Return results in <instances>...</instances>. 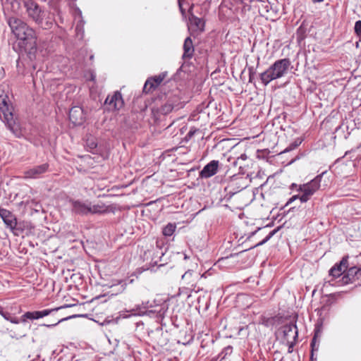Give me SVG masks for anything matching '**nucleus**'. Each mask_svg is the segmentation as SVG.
Wrapping results in <instances>:
<instances>
[{"label": "nucleus", "instance_id": "nucleus-1", "mask_svg": "<svg viewBox=\"0 0 361 361\" xmlns=\"http://www.w3.org/2000/svg\"><path fill=\"white\" fill-rule=\"evenodd\" d=\"M5 16H7L4 11ZM7 23L13 35L22 42L20 46L30 47L35 44L36 33L34 29L27 25L22 20L14 16H6Z\"/></svg>", "mask_w": 361, "mask_h": 361}, {"label": "nucleus", "instance_id": "nucleus-2", "mask_svg": "<svg viewBox=\"0 0 361 361\" xmlns=\"http://www.w3.org/2000/svg\"><path fill=\"white\" fill-rule=\"evenodd\" d=\"M23 4L26 8L28 17L34 21L39 27L44 30H49L52 27L54 20L47 12L35 1L32 0H24Z\"/></svg>", "mask_w": 361, "mask_h": 361}, {"label": "nucleus", "instance_id": "nucleus-3", "mask_svg": "<svg viewBox=\"0 0 361 361\" xmlns=\"http://www.w3.org/2000/svg\"><path fill=\"white\" fill-rule=\"evenodd\" d=\"M290 64L289 59L276 61L268 69L259 75L262 82L267 86L271 81L282 78L287 73Z\"/></svg>", "mask_w": 361, "mask_h": 361}, {"label": "nucleus", "instance_id": "nucleus-4", "mask_svg": "<svg viewBox=\"0 0 361 361\" xmlns=\"http://www.w3.org/2000/svg\"><path fill=\"white\" fill-rule=\"evenodd\" d=\"M0 118L6 124L8 128L16 133L18 126L13 120L12 106L8 104V97L0 87Z\"/></svg>", "mask_w": 361, "mask_h": 361}, {"label": "nucleus", "instance_id": "nucleus-5", "mask_svg": "<svg viewBox=\"0 0 361 361\" xmlns=\"http://www.w3.org/2000/svg\"><path fill=\"white\" fill-rule=\"evenodd\" d=\"M324 173H322L317 176L307 183L301 184L299 185L295 183H293L291 185V189L296 188L297 191L302 192V195L300 196V201L302 203L307 202L311 198V197L319 189Z\"/></svg>", "mask_w": 361, "mask_h": 361}, {"label": "nucleus", "instance_id": "nucleus-6", "mask_svg": "<svg viewBox=\"0 0 361 361\" xmlns=\"http://www.w3.org/2000/svg\"><path fill=\"white\" fill-rule=\"evenodd\" d=\"M144 307L147 310V315L157 319H162L169 309V304L166 300L159 298L152 302L147 301Z\"/></svg>", "mask_w": 361, "mask_h": 361}, {"label": "nucleus", "instance_id": "nucleus-7", "mask_svg": "<svg viewBox=\"0 0 361 361\" xmlns=\"http://www.w3.org/2000/svg\"><path fill=\"white\" fill-rule=\"evenodd\" d=\"M178 99L175 96H170L166 100L161 102L160 105L154 106L152 108V114L155 121L160 119L161 116H166L170 114L178 105Z\"/></svg>", "mask_w": 361, "mask_h": 361}, {"label": "nucleus", "instance_id": "nucleus-8", "mask_svg": "<svg viewBox=\"0 0 361 361\" xmlns=\"http://www.w3.org/2000/svg\"><path fill=\"white\" fill-rule=\"evenodd\" d=\"M0 216L6 227L8 228L15 235H19L23 231L18 226L17 219L14 214L6 209H0Z\"/></svg>", "mask_w": 361, "mask_h": 361}, {"label": "nucleus", "instance_id": "nucleus-9", "mask_svg": "<svg viewBox=\"0 0 361 361\" xmlns=\"http://www.w3.org/2000/svg\"><path fill=\"white\" fill-rule=\"evenodd\" d=\"M244 181L245 180L242 177L239 178H235L229 181L227 186L224 188V198L229 200L235 194L245 189L246 188V185L243 183Z\"/></svg>", "mask_w": 361, "mask_h": 361}, {"label": "nucleus", "instance_id": "nucleus-10", "mask_svg": "<svg viewBox=\"0 0 361 361\" xmlns=\"http://www.w3.org/2000/svg\"><path fill=\"white\" fill-rule=\"evenodd\" d=\"M104 105L106 106L109 111L121 109L124 105L121 93L119 91H116L113 94H109L104 101Z\"/></svg>", "mask_w": 361, "mask_h": 361}, {"label": "nucleus", "instance_id": "nucleus-11", "mask_svg": "<svg viewBox=\"0 0 361 361\" xmlns=\"http://www.w3.org/2000/svg\"><path fill=\"white\" fill-rule=\"evenodd\" d=\"M71 211L73 213L82 216H87L90 211V202L80 200H70Z\"/></svg>", "mask_w": 361, "mask_h": 361}, {"label": "nucleus", "instance_id": "nucleus-12", "mask_svg": "<svg viewBox=\"0 0 361 361\" xmlns=\"http://www.w3.org/2000/svg\"><path fill=\"white\" fill-rule=\"evenodd\" d=\"M348 255L344 256L339 262L336 263L329 271V275L333 279L343 276L349 266Z\"/></svg>", "mask_w": 361, "mask_h": 361}, {"label": "nucleus", "instance_id": "nucleus-13", "mask_svg": "<svg viewBox=\"0 0 361 361\" xmlns=\"http://www.w3.org/2000/svg\"><path fill=\"white\" fill-rule=\"evenodd\" d=\"M361 276V268L355 266L346 269L344 275L341 278V284L347 285L353 283L358 277Z\"/></svg>", "mask_w": 361, "mask_h": 361}, {"label": "nucleus", "instance_id": "nucleus-14", "mask_svg": "<svg viewBox=\"0 0 361 361\" xmlns=\"http://www.w3.org/2000/svg\"><path fill=\"white\" fill-rule=\"evenodd\" d=\"M219 167V161L218 160L211 161L200 171V178L205 179L211 178L218 172Z\"/></svg>", "mask_w": 361, "mask_h": 361}, {"label": "nucleus", "instance_id": "nucleus-15", "mask_svg": "<svg viewBox=\"0 0 361 361\" xmlns=\"http://www.w3.org/2000/svg\"><path fill=\"white\" fill-rule=\"evenodd\" d=\"M165 76V73H161L158 75L149 78L145 83L143 92L149 93L154 91L163 82Z\"/></svg>", "mask_w": 361, "mask_h": 361}, {"label": "nucleus", "instance_id": "nucleus-16", "mask_svg": "<svg viewBox=\"0 0 361 361\" xmlns=\"http://www.w3.org/2000/svg\"><path fill=\"white\" fill-rule=\"evenodd\" d=\"M69 119L74 125H81L85 120L84 110L81 106H73L69 111Z\"/></svg>", "mask_w": 361, "mask_h": 361}, {"label": "nucleus", "instance_id": "nucleus-17", "mask_svg": "<svg viewBox=\"0 0 361 361\" xmlns=\"http://www.w3.org/2000/svg\"><path fill=\"white\" fill-rule=\"evenodd\" d=\"M205 274L200 276V274L195 273L192 270L188 269L182 276L183 282L191 288L194 289L199 278L204 277Z\"/></svg>", "mask_w": 361, "mask_h": 361}, {"label": "nucleus", "instance_id": "nucleus-18", "mask_svg": "<svg viewBox=\"0 0 361 361\" xmlns=\"http://www.w3.org/2000/svg\"><path fill=\"white\" fill-rule=\"evenodd\" d=\"M284 338L289 343V339L293 338V341L297 340L298 336V327L295 324L290 323L282 327Z\"/></svg>", "mask_w": 361, "mask_h": 361}, {"label": "nucleus", "instance_id": "nucleus-19", "mask_svg": "<svg viewBox=\"0 0 361 361\" xmlns=\"http://www.w3.org/2000/svg\"><path fill=\"white\" fill-rule=\"evenodd\" d=\"M48 164H43L25 171L24 173L26 178H36L39 177V175L45 173L48 170Z\"/></svg>", "mask_w": 361, "mask_h": 361}, {"label": "nucleus", "instance_id": "nucleus-20", "mask_svg": "<svg viewBox=\"0 0 361 361\" xmlns=\"http://www.w3.org/2000/svg\"><path fill=\"white\" fill-rule=\"evenodd\" d=\"M183 54L182 56V59L183 60L192 59L194 54L195 49L190 37H188L185 38L183 43Z\"/></svg>", "mask_w": 361, "mask_h": 361}, {"label": "nucleus", "instance_id": "nucleus-21", "mask_svg": "<svg viewBox=\"0 0 361 361\" xmlns=\"http://www.w3.org/2000/svg\"><path fill=\"white\" fill-rule=\"evenodd\" d=\"M112 211L111 206L106 205L103 202L92 204L90 202V214H103Z\"/></svg>", "mask_w": 361, "mask_h": 361}, {"label": "nucleus", "instance_id": "nucleus-22", "mask_svg": "<svg viewBox=\"0 0 361 361\" xmlns=\"http://www.w3.org/2000/svg\"><path fill=\"white\" fill-rule=\"evenodd\" d=\"M7 334L13 338L19 339L26 335V331L24 329L20 327H16L13 329H6Z\"/></svg>", "mask_w": 361, "mask_h": 361}, {"label": "nucleus", "instance_id": "nucleus-23", "mask_svg": "<svg viewBox=\"0 0 361 361\" xmlns=\"http://www.w3.org/2000/svg\"><path fill=\"white\" fill-rule=\"evenodd\" d=\"M41 318L39 311H33V312H27L23 314L20 319H19L20 322L25 323L27 319L33 320L38 319Z\"/></svg>", "mask_w": 361, "mask_h": 361}, {"label": "nucleus", "instance_id": "nucleus-24", "mask_svg": "<svg viewBox=\"0 0 361 361\" xmlns=\"http://www.w3.org/2000/svg\"><path fill=\"white\" fill-rule=\"evenodd\" d=\"M0 314L7 321L12 324H18L20 320L16 317L13 316L10 312L4 311V307L0 305Z\"/></svg>", "mask_w": 361, "mask_h": 361}, {"label": "nucleus", "instance_id": "nucleus-25", "mask_svg": "<svg viewBox=\"0 0 361 361\" xmlns=\"http://www.w3.org/2000/svg\"><path fill=\"white\" fill-rule=\"evenodd\" d=\"M176 228V225L174 223H169L166 225L162 230V233L166 237L171 236L175 232Z\"/></svg>", "mask_w": 361, "mask_h": 361}, {"label": "nucleus", "instance_id": "nucleus-26", "mask_svg": "<svg viewBox=\"0 0 361 361\" xmlns=\"http://www.w3.org/2000/svg\"><path fill=\"white\" fill-rule=\"evenodd\" d=\"M302 139L301 137H297L293 142L289 144V145L283 151V153L289 152L298 147H299L302 142Z\"/></svg>", "mask_w": 361, "mask_h": 361}, {"label": "nucleus", "instance_id": "nucleus-27", "mask_svg": "<svg viewBox=\"0 0 361 361\" xmlns=\"http://www.w3.org/2000/svg\"><path fill=\"white\" fill-rule=\"evenodd\" d=\"M232 352L233 347L231 345H228L223 349V350L216 357H219V360L221 361L222 360L225 359L227 355H230Z\"/></svg>", "mask_w": 361, "mask_h": 361}, {"label": "nucleus", "instance_id": "nucleus-28", "mask_svg": "<svg viewBox=\"0 0 361 361\" xmlns=\"http://www.w3.org/2000/svg\"><path fill=\"white\" fill-rule=\"evenodd\" d=\"M279 230V227L274 229L273 231H271L267 236L265 238H264L262 241L259 242L258 243H257L255 245H254L253 247H252L251 248H253V247H258V246H260V245H264V243H266L268 240H269V239L271 238H272L277 232Z\"/></svg>", "mask_w": 361, "mask_h": 361}, {"label": "nucleus", "instance_id": "nucleus-29", "mask_svg": "<svg viewBox=\"0 0 361 361\" xmlns=\"http://www.w3.org/2000/svg\"><path fill=\"white\" fill-rule=\"evenodd\" d=\"M306 29L301 25L298 29L296 32L297 39L299 42L303 40L306 36Z\"/></svg>", "mask_w": 361, "mask_h": 361}, {"label": "nucleus", "instance_id": "nucleus-30", "mask_svg": "<svg viewBox=\"0 0 361 361\" xmlns=\"http://www.w3.org/2000/svg\"><path fill=\"white\" fill-rule=\"evenodd\" d=\"M67 306H61V307H56V308H53V309H46V310H43L42 311H39L40 312V317L41 318L44 317H46V316H48L50 314H51L53 312H56L58 311L60 309H62V308H64V307H66Z\"/></svg>", "mask_w": 361, "mask_h": 361}, {"label": "nucleus", "instance_id": "nucleus-31", "mask_svg": "<svg viewBox=\"0 0 361 361\" xmlns=\"http://www.w3.org/2000/svg\"><path fill=\"white\" fill-rule=\"evenodd\" d=\"M261 6H258L259 11L261 15H264L265 13L269 12V5L267 3H264L262 1H260Z\"/></svg>", "mask_w": 361, "mask_h": 361}, {"label": "nucleus", "instance_id": "nucleus-32", "mask_svg": "<svg viewBox=\"0 0 361 361\" xmlns=\"http://www.w3.org/2000/svg\"><path fill=\"white\" fill-rule=\"evenodd\" d=\"M355 33L358 37H361V20H357L355 23L354 27Z\"/></svg>", "mask_w": 361, "mask_h": 361}, {"label": "nucleus", "instance_id": "nucleus-33", "mask_svg": "<svg viewBox=\"0 0 361 361\" xmlns=\"http://www.w3.org/2000/svg\"><path fill=\"white\" fill-rule=\"evenodd\" d=\"M246 250H243V251H240V252H235V253H231L228 257L220 259L219 260V262H224L226 260L228 259L229 258H234V257H238L239 255H240L241 253L245 252Z\"/></svg>", "mask_w": 361, "mask_h": 361}, {"label": "nucleus", "instance_id": "nucleus-34", "mask_svg": "<svg viewBox=\"0 0 361 361\" xmlns=\"http://www.w3.org/2000/svg\"><path fill=\"white\" fill-rule=\"evenodd\" d=\"M6 2H9L11 6L15 10H18L20 7V4L16 0H6Z\"/></svg>", "mask_w": 361, "mask_h": 361}, {"label": "nucleus", "instance_id": "nucleus-35", "mask_svg": "<svg viewBox=\"0 0 361 361\" xmlns=\"http://www.w3.org/2000/svg\"><path fill=\"white\" fill-rule=\"evenodd\" d=\"M68 318L66 317V318H63V319H59L57 322L54 323V324H42V326H47L48 328H52L54 326H56L57 324H59V323H61V322H63L65 320H67Z\"/></svg>", "mask_w": 361, "mask_h": 361}, {"label": "nucleus", "instance_id": "nucleus-36", "mask_svg": "<svg viewBox=\"0 0 361 361\" xmlns=\"http://www.w3.org/2000/svg\"><path fill=\"white\" fill-rule=\"evenodd\" d=\"M316 343V336H314L312 338V341H311V348H312L311 352H314V351H317L318 350L319 345H317L316 347V343Z\"/></svg>", "mask_w": 361, "mask_h": 361}, {"label": "nucleus", "instance_id": "nucleus-37", "mask_svg": "<svg viewBox=\"0 0 361 361\" xmlns=\"http://www.w3.org/2000/svg\"><path fill=\"white\" fill-rule=\"evenodd\" d=\"M183 1L184 0H178V7L183 16L185 14V8H183Z\"/></svg>", "mask_w": 361, "mask_h": 361}, {"label": "nucleus", "instance_id": "nucleus-38", "mask_svg": "<svg viewBox=\"0 0 361 361\" xmlns=\"http://www.w3.org/2000/svg\"><path fill=\"white\" fill-rule=\"evenodd\" d=\"M300 196L299 195H293L288 200V202H286V206H288V204H291L292 202H293L295 200L297 199H299L300 200Z\"/></svg>", "mask_w": 361, "mask_h": 361}, {"label": "nucleus", "instance_id": "nucleus-39", "mask_svg": "<svg viewBox=\"0 0 361 361\" xmlns=\"http://www.w3.org/2000/svg\"><path fill=\"white\" fill-rule=\"evenodd\" d=\"M231 160H233L232 165L233 166H238V164L240 162V160H238V158L235 159V158H231V157L228 158V161H231Z\"/></svg>", "mask_w": 361, "mask_h": 361}, {"label": "nucleus", "instance_id": "nucleus-40", "mask_svg": "<svg viewBox=\"0 0 361 361\" xmlns=\"http://www.w3.org/2000/svg\"><path fill=\"white\" fill-rule=\"evenodd\" d=\"M244 161H240L239 164H238V166H239V173H242V174H244L245 173V171H244V168L246 166V164L243 163Z\"/></svg>", "mask_w": 361, "mask_h": 361}, {"label": "nucleus", "instance_id": "nucleus-41", "mask_svg": "<svg viewBox=\"0 0 361 361\" xmlns=\"http://www.w3.org/2000/svg\"><path fill=\"white\" fill-rule=\"evenodd\" d=\"M195 24L198 27H200L201 26L204 25V23L202 22V20L200 18H195Z\"/></svg>", "mask_w": 361, "mask_h": 361}, {"label": "nucleus", "instance_id": "nucleus-42", "mask_svg": "<svg viewBox=\"0 0 361 361\" xmlns=\"http://www.w3.org/2000/svg\"><path fill=\"white\" fill-rule=\"evenodd\" d=\"M248 71H249V81L250 82H252V78H253V75L255 74V71H254V68L253 67H250L248 68Z\"/></svg>", "mask_w": 361, "mask_h": 361}, {"label": "nucleus", "instance_id": "nucleus-43", "mask_svg": "<svg viewBox=\"0 0 361 361\" xmlns=\"http://www.w3.org/2000/svg\"><path fill=\"white\" fill-rule=\"evenodd\" d=\"M240 161H245L247 159V156L245 154H242L240 157H238Z\"/></svg>", "mask_w": 361, "mask_h": 361}, {"label": "nucleus", "instance_id": "nucleus-44", "mask_svg": "<svg viewBox=\"0 0 361 361\" xmlns=\"http://www.w3.org/2000/svg\"><path fill=\"white\" fill-rule=\"evenodd\" d=\"M164 255V253L161 250V249H159L157 251V254H156V257L155 258H159L161 259V256Z\"/></svg>", "mask_w": 361, "mask_h": 361}, {"label": "nucleus", "instance_id": "nucleus-45", "mask_svg": "<svg viewBox=\"0 0 361 361\" xmlns=\"http://www.w3.org/2000/svg\"><path fill=\"white\" fill-rule=\"evenodd\" d=\"M295 344V341L290 342V345L288 346V353H292L293 351V347Z\"/></svg>", "mask_w": 361, "mask_h": 361}, {"label": "nucleus", "instance_id": "nucleus-46", "mask_svg": "<svg viewBox=\"0 0 361 361\" xmlns=\"http://www.w3.org/2000/svg\"><path fill=\"white\" fill-rule=\"evenodd\" d=\"M157 262H158V261H157V259H154V258H153V259H152V262H151V263H150V264H152V267H151V269H152V267H153L154 265H157Z\"/></svg>", "mask_w": 361, "mask_h": 361}, {"label": "nucleus", "instance_id": "nucleus-47", "mask_svg": "<svg viewBox=\"0 0 361 361\" xmlns=\"http://www.w3.org/2000/svg\"><path fill=\"white\" fill-rule=\"evenodd\" d=\"M310 360L311 361H317V358H314V352H311Z\"/></svg>", "mask_w": 361, "mask_h": 361}, {"label": "nucleus", "instance_id": "nucleus-48", "mask_svg": "<svg viewBox=\"0 0 361 361\" xmlns=\"http://www.w3.org/2000/svg\"><path fill=\"white\" fill-rule=\"evenodd\" d=\"M30 355H29L27 358H25L24 360V361H35V359L33 358V359H30Z\"/></svg>", "mask_w": 361, "mask_h": 361}, {"label": "nucleus", "instance_id": "nucleus-49", "mask_svg": "<svg viewBox=\"0 0 361 361\" xmlns=\"http://www.w3.org/2000/svg\"><path fill=\"white\" fill-rule=\"evenodd\" d=\"M193 134H194V132L190 130V131L188 132L187 135L189 136V137H191V136L193 135Z\"/></svg>", "mask_w": 361, "mask_h": 361}, {"label": "nucleus", "instance_id": "nucleus-50", "mask_svg": "<svg viewBox=\"0 0 361 361\" xmlns=\"http://www.w3.org/2000/svg\"><path fill=\"white\" fill-rule=\"evenodd\" d=\"M210 361H221V360H219V357H213Z\"/></svg>", "mask_w": 361, "mask_h": 361}, {"label": "nucleus", "instance_id": "nucleus-51", "mask_svg": "<svg viewBox=\"0 0 361 361\" xmlns=\"http://www.w3.org/2000/svg\"><path fill=\"white\" fill-rule=\"evenodd\" d=\"M120 283H121V287H123V289H125V287H123V286H126V283H123V281H121Z\"/></svg>", "mask_w": 361, "mask_h": 361}, {"label": "nucleus", "instance_id": "nucleus-52", "mask_svg": "<svg viewBox=\"0 0 361 361\" xmlns=\"http://www.w3.org/2000/svg\"><path fill=\"white\" fill-rule=\"evenodd\" d=\"M120 283H121V287H123V289H125V287H123V286H126V283H123V281H121Z\"/></svg>", "mask_w": 361, "mask_h": 361}, {"label": "nucleus", "instance_id": "nucleus-53", "mask_svg": "<svg viewBox=\"0 0 361 361\" xmlns=\"http://www.w3.org/2000/svg\"><path fill=\"white\" fill-rule=\"evenodd\" d=\"M324 0H312V1L314 2V3H319V2H322Z\"/></svg>", "mask_w": 361, "mask_h": 361}, {"label": "nucleus", "instance_id": "nucleus-54", "mask_svg": "<svg viewBox=\"0 0 361 361\" xmlns=\"http://www.w3.org/2000/svg\"><path fill=\"white\" fill-rule=\"evenodd\" d=\"M91 80H95V75L93 74H91Z\"/></svg>", "mask_w": 361, "mask_h": 361}, {"label": "nucleus", "instance_id": "nucleus-55", "mask_svg": "<svg viewBox=\"0 0 361 361\" xmlns=\"http://www.w3.org/2000/svg\"><path fill=\"white\" fill-rule=\"evenodd\" d=\"M108 323H109V321L104 320V322L102 323V324L104 325V324H108Z\"/></svg>", "mask_w": 361, "mask_h": 361}, {"label": "nucleus", "instance_id": "nucleus-56", "mask_svg": "<svg viewBox=\"0 0 361 361\" xmlns=\"http://www.w3.org/2000/svg\"><path fill=\"white\" fill-rule=\"evenodd\" d=\"M279 320V317H274L272 319V321L274 322L276 321Z\"/></svg>", "mask_w": 361, "mask_h": 361}, {"label": "nucleus", "instance_id": "nucleus-57", "mask_svg": "<svg viewBox=\"0 0 361 361\" xmlns=\"http://www.w3.org/2000/svg\"><path fill=\"white\" fill-rule=\"evenodd\" d=\"M257 231H255V232H252V233H251V235H255V233H256Z\"/></svg>", "mask_w": 361, "mask_h": 361}, {"label": "nucleus", "instance_id": "nucleus-58", "mask_svg": "<svg viewBox=\"0 0 361 361\" xmlns=\"http://www.w3.org/2000/svg\"><path fill=\"white\" fill-rule=\"evenodd\" d=\"M91 146L96 147V145H95V144H94V143H92V144H91Z\"/></svg>", "mask_w": 361, "mask_h": 361}, {"label": "nucleus", "instance_id": "nucleus-59", "mask_svg": "<svg viewBox=\"0 0 361 361\" xmlns=\"http://www.w3.org/2000/svg\"><path fill=\"white\" fill-rule=\"evenodd\" d=\"M184 258L187 259V255H184Z\"/></svg>", "mask_w": 361, "mask_h": 361}, {"label": "nucleus", "instance_id": "nucleus-60", "mask_svg": "<svg viewBox=\"0 0 361 361\" xmlns=\"http://www.w3.org/2000/svg\"><path fill=\"white\" fill-rule=\"evenodd\" d=\"M164 264H161L159 265V267H162Z\"/></svg>", "mask_w": 361, "mask_h": 361}]
</instances>
